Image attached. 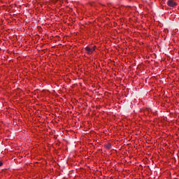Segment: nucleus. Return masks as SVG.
<instances>
[{
  "label": "nucleus",
  "mask_w": 179,
  "mask_h": 179,
  "mask_svg": "<svg viewBox=\"0 0 179 179\" xmlns=\"http://www.w3.org/2000/svg\"><path fill=\"white\" fill-rule=\"evenodd\" d=\"M167 5L171 8H175V6H177V3L174 1V0H169L167 1Z\"/></svg>",
  "instance_id": "f257e3e1"
},
{
  "label": "nucleus",
  "mask_w": 179,
  "mask_h": 179,
  "mask_svg": "<svg viewBox=\"0 0 179 179\" xmlns=\"http://www.w3.org/2000/svg\"><path fill=\"white\" fill-rule=\"evenodd\" d=\"M106 149H111V144L108 143V145H106Z\"/></svg>",
  "instance_id": "7ed1b4c3"
},
{
  "label": "nucleus",
  "mask_w": 179,
  "mask_h": 179,
  "mask_svg": "<svg viewBox=\"0 0 179 179\" xmlns=\"http://www.w3.org/2000/svg\"><path fill=\"white\" fill-rule=\"evenodd\" d=\"M3 164L2 163V162H0V167L3 165Z\"/></svg>",
  "instance_id": "20e7f679"
},
{
  "label": "nucleus",
  "mask_w": 179,
  "mask_h": 179,
  "mask_svg": "<svg viewBox=\"0 0 179 179\" xmlns=\"http://www.w3.org/2000/svg\"><path fill=\"white\" fill-rule=\"evenodd\" d=\"M95 48L94 47L92 48H90L89 47L85 48V51H87V54H93V51H94Z\"/></svg>",
  "instance_id": "f03ea898"
},
{
  "label": "nucleus",
  "mask_w": 179,
  "mask_h": 179,
  "mask_svg": "<svg viewBox=\"0 0 179 179\" xmlns=\"http://www.w3.org/2000/svg\"><path fill=\"white\" fill-rule=\"evenodd\" d=\"M53 2H57V0H53Z\"/></svg>",
  "instance_id": "39448f33"
}]
</instances>
